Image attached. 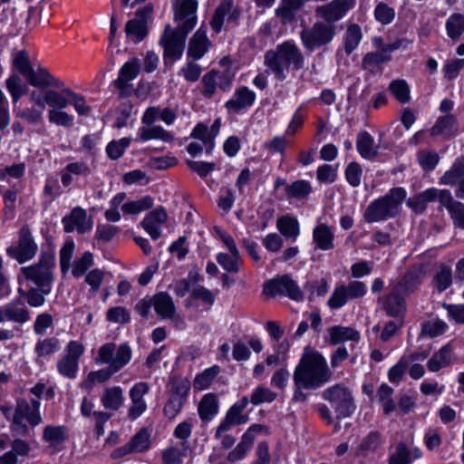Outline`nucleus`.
Returning <instances> with one entry per match:
<instances>
[{
  "label": "nucleus",
  "mask_w": 464,
  "mask_h": 464,
  "mask_svg": "<svg viewBox=\"0 0 464 464\" xmlns=\"http://www.w3.org/2000/svg\"><path fill=\"white\" fill-rule=\"evenodd\" d=\"M264 64L266 72H270L275 79L283 82L286 79L290 70L299 71L304 66V56L302 50L294 41H285L267 50L264 55Z\"/></svg>",
  "instance_id": "obj_1"
},
{
  "label": "nucleus",
  "mask_w": 464,
  "mask_h": 464,
  "mask_svg": "<svg viewBox=\"0 0 464 464\" xmlns=\"http://www.w3.org/2000/svg\"><path fill=\"white\" fill-rule=\"evenodd\" d=\"M44 110L36 107H30L16 111V117L25 120L29 124L36 125L43 121Z\"/></svg>",
  "instance_id": "obj_63"
},
{
  "label": "nucleus",
  "mask_w": 464,
  "mask_h": 464,
  "mask_svg": "<svg viewBox=\"0 0 464 464\" xmlns=\"http://www.w3.org/2000/svg\"><path fill=\"white\" fill-rule=\"evenodd\" d=\"M131 358V350L128 344H121L117 350H115V353L113 356V361L110 364L116 372H119L122 367H124Z\"/></svg>",
  "instance_id": "obj_57"
},
{
  "label": "nucleus",
  "mask_w": 464,
  "mask_h": 464,
  "mask_svg": "<svg viewBox=\"0 0 464 464\" xmlns=\"http://www.w3.org/2000/svg\"><path fill=\"white\" fill-rule=\"evenodd\" d=\"M389 90L395 99L401 102L406 103L410 101V87L405 80H393L389 85Z\"/></svg>",
  "instance_id": "obj_54"
},
{
  "label": "nucleus",
  "mask_w": 464,
  "mask_h": 464,
  "mask_svg": "<svg viewBox=\"0 0 464 464\" xmlns=\"http://www.w3.org/2000/svg\"><path fill=\"white\" fill-rule=\"evenodd\" d=\"M367 293V286L362 281H352L348 285H337L328 300V305L332 309L344 306L349 300L358 299Z\"/></svg>",
  "instance_id": "obj_11"
},
{
  "label": "nucleus",
  "mask_w": 464,
  "mask_h": 464,
  "mask_svg": "<svg viewBox=\"0 0 464 464\" xmlns=\"http://www.w3.org/2000/svg\"><path fill=\"white\" fill-rule=\"evenodd\" d=\"M442 207L450 214L454 227L464 229V203L454 198L451 192L448 190V192H444Z\"/></svg>",
  "instance_id": "obj_28"
},
{
  "label": "nucleus",
  "mask_w": 464,
  "mask_h": 464,
  "mask_svg": "<svg viewBox=\"0 0 464 464\" xmlns=\"http://www.w3.org/2000/svg\"><path fill=\"white\" fill-rule=\"evenodd\" d=\"M217 261L226 271L229 273H237L239 270L241 256L239 252H237V256L235 254L228 255L219 253L217 256Z\"/></svg>",
  "instance_id": "obj_58"
},
{
  "label": "nucleus",
  "mask_w": 464,
  "mask_h": 464,
  "mask_svg": "<svg viewBox=\"0 0 464 464\" xmlns=\"http://www.w3.org/2000/svg\"><path fill=\"white\" fill-rule=\"evenodd\" d=\"M456 131V120L451 114L439 118L434 126L430 129V134L432 136L444 135L445 137H450Z\"/></svg>",
  "instance_id": "obj_39"
},
{
  "label": "nucleus",
  "mask_w": 464,
  "mask_h": 464,
  "mask_svg": "<svg viewBox=\"0 0 464 464\" xmlns=\"http://www.w3.org/2000/svg\"><path fill=\"white\" fill-rule=\"evenodd\" d=\"M447 35L452 41H458L464 33V15L455 13L450 15L445 24Z\"/></svg>",
  "instance_id": "obj_45"
},
{
  "label": "nucleus",
  "mask_w": 464,
  "mask_h": 464,
  "mask_svg": "<svg viewBox=\"0 0 464 464\" xmlns=\"http://www.w3.org/2000/svg\"><path fill=\"white\" fill-rule=\"evenodd\" d=\"M150 432L146 428L140 429L130 441L133 450L135 452H143L147 450L150 444Z\"/></svg>",
  "instance_id": "obj_59"
},
{
  "label": "nucleus",
  "mask_w": 464,
  "mask_h": 464,
  "mask_svg": "<svg viewBox=\"0 0 464 464\" xmlns=\"http://www.w3.org/2000/svg\"><path fill=\"white\" fill-rule=\"evenodd\" d=\"M116 372H117L111 365H109L107 368L96 372H89L86 380H84L82 383V387L90 390L93 387L96 382H104Z\"/></svg>",
  "instance_id": "obj_48"
},
{
  "label": "nucleus",
  "mask_w": 464,
  "mask_h": 464,
  "mask_svg": "<svg viewBox=\"0 0 464 464\" xmlns=\"http://www.w3.org/2000/svg\"><path fill=\"white\" fill-rule=\"evenodd\" d=\"M54 265V256L52 254L44 253L37 264L22 267L21 272L26 280L33 282L37 287L51 288Z\"/></svg>",
  "instance_id": "obj_7"
},
{
  "label": "nucleus",
  "mask_w": 464,
  "mask_h": 464,
  "mask_svg": "<svg viewBox=\"0 0 464 464\" xmlns=\"http://www.w3.org/2000/svg\"><path fill=\"white\" fill-rule=\"evenodd\" d=\"M252 446L253 439L250 435L243 434L240 442L227 454V461L237 462L243 459Z\"/></svg>",
  "instance_id": "obj_47"
},
{
  "label": "nucleus",
  "mask_w": 464,
  "mask_h": 464,
  "mask_svg": "<svg viewBox=\"0 0 464 464\" xmlns=\"http://www.w3.org/2000/svg\"><path fill=\"white\" fill-rule=\"evenodd\" d=\"M153 205V199L150 196H145L138 200L126 202L121 206V210L126 215H135L147 210Z\"/></svg>",
  "instance_id": "obj_53"
},
{
  "label": "nucleus",
  "mask_w": 464,
  "mask_h": 464,
  "mask_svg": "<svg viewBox=\"0 0 464 464\" xmlns=\"http://www.w3.org/2000/svg\"><path fill=\"white\" fill-rule=\"evenodd\" d=\"M423 272L421 267L414 266L411 268L400 280L396 286V290L402 291L404 293L413 292L417 286L420 284Z\"/></svg>",
  "instance_id": "obj_33"
},
{
  "label": "nucleus",
  "mask_w": 464,
  "mask_h": 464,
  "mask_svg": "<svg viewBox=\"0 0 464 464\" xmlns=\"http://www.w3.org/2000/svg\"><path fill=\"white\" fill-rule=\"evenodd\" d=\"M138 138L143 141L154 139H160L163 141H169L171 140L172 136L160 126L152 124L140 127L138 130Z\"/></svg>",
  "instance_id": "obj_42"
},
{
  "label": "nucleus",
  "mask_w": 464,
  "mask_h": 464,
  "mask_svg": "<svg viewBox=\"0 0 464 464\" xmlns=\"http://www.w3.org/2000/svg\"><path fill=\"white\" fill-rule=\"evenodd\" d=\"M63 224L67 233L76 229L78 233L84 234L92 229V218L88 217L83 208L77 207L71 211L70 215L63 218Z\"/></svg>",
  "instance_id": "obj_21"
},
{
  "label": "nucleus",
  "mask_w": 464,
  "mask_h": 464,
  "mask_svg": "<svg viewBox=\"0 0 464 464\" xmlns=\"http://www.w3.org/2000/svg\"><path fill=\"white\" fill-rule=\"evenodd\" d=\"M140 69V61L136 57L121 66L118 78L113 82L114 86L120 91V97H128L132 93L133 85L130 82L139 75Z\"/></svg>",
  "instance_id": "obj_15"
},
{
  "label": "nucleus",
  "mask_w": 464,
  "mask_h": 464,
  "mask_svg": "<svg viewBox=\"0 0 464 464\" xmlns=\"http://www.w3.org/2000/svg\"><path fill=\"white\" fill-rule=\"evenodd\" d=\"M37 245L35 244L30 228L24 226L19 230V238L15 245L10 246L7 249V255L17 260L20 264L32 259L37 252Z\"/></svg>",
  "instance_id": "obj_12"
},
{
  "label": "nucleus",
  "mask_w": 464,
  "mask_h": 464,
  "mask_svg": "<svg viewBox=\"0 0 464 464\" xmlns=\"http://www.w3.org/2000/svg\"><path fill=\"white\" fill-rule=\"evenodd\" d=\"M123 401V390L120 386L105 388L101 396V402L106 410L116 411L122 406Z\"/></svg>",
  "instance_id": "obj_32"
},
{
  "label": "nucleus",
  "mask_w": 464,
  "mask_h": 464,
  "mask_svg": "<svg viewBox=\"0 0 464 464\" xmlns=\"http://www.w3.org/2000/svg\"><path fill=\"white\" fill-rule=\"evenodd\" d=\"M31 450L28 441L16 438L10 442V450L0 456V464H21Z\"/></svg>",
  "instance_id": "obj_24"
},
{
  "label": "nucleus",
  "mask_w": 464,
  "mask_h": 464,
  "mask_svg": "<svg viewBox=\"0 0 464 464\" xmlns=\"http://www.w3.org/2000/svg\"><path fill=\"white\" fill-rule=\"evenodd\" d=\"M235 74L229 70L218 71L212 69L206 72L201 79V94L206 99H211L219 89L222 92L230 90Z\"/></svg>",
  "instance_id": "obj_9"
},
{
  "label": "nucleus",
  "mask_w": 464,
  "mask_h": 464,
  "mask_svg": "<svg viewBox=\"0 0 464 464\" xmlns=\"http://www.w3.org/2000/svg\"><path fill=\"white\" fill-rule=\"evenodd\" d=\"M362 37L361 27L356 24L347 26L343 36V47L347 54H351L359 45Z\"/></svg>",
  "instance_id": "obj_44"
},
{
  "label": "nucleus",
  "mask_w": 464,
  "mask_h": 464,
  "mask_svg": "<svg viewBox=\"0 0 464 464\" xmlns=\"http://www.w3.org/2000/svg\"><path fill=\"white\" fill-rule=\"evenodd\" d=\"M149 391L150 386L145 382H137L130 388L129 395L131 404L128 410L129 419L136 420L145 412L147 404L144 401V396Z\"/></svg>",
  "instance_id": "obj_20"
},
{
  "label": "nucleus",
  "mask_w": 464,
  "mask_h": 464,
  "mask_svg": "<svg viewBox=\"0 0 464 464\" xmlns=\"http://www.w3.org/2000/svg\"><path fill=\"white\" fill-rule=\"evenodd\" d=\"M400 43L383 45L376 52L367 53L362 61V66L370 72H375L380 64L391 60V53L400 47Z\"/></svg>",
  "instance_id": "obj_22"
},
{
  "label": "nucleus",
  "mask_w": 464,
  "mask_h": 464,
  "mask_svg": "<svg viewBox=\"0 0 464 464\" xmlns=\"http://www.w3.org/2000/svg\"><path fill=\"white\" fill-rule=\"evenodd\" d=\"M373 138L366 131L360 132L357 136V150L360 155L367 160L377 156V149L373 146Z\"/></svg>",
  "instance_id": "obj_41"
},
{
  "label": "nucleus",
  "mask_w": 464,
  "mask_h": 464,
  "mask_svg": "<svg viewBox=\"0 0 464 464\" xmlns=\"http://www.w3.org/2000/svg\"><path fill=\"white\" fill-rule=\"evenodd\" d=\"M197 9L196 0H176V59L184 50L187 35L197 24Z\"/></svg>",
  "instance_id": "obj_4"
},
{
  "label": "nucleus",
  "mask_w": 464,
  "mask_h": 464,
  "mask_svg": "<svg viewBox=\"0 0 464 464\" xmlns=\"http://www.w3.org/2000/svg\"><path fill=\"white\" fill-rule=\"evenodd\" d=\"M167 213L163 208L150 212L141 222L142 227L154 240L161 236L160 227L167 221Z\"/></svg>",
  "instance_id": "obj_26"
},
{
  "label": "nucleus",
  "mask_w": 464,
  "mask_h": 464,
  "mask_svg": "<svg viewBox=\"0 0 464 464\" xmlns=\"http://www.w3.org/2000/svg\"><path fill=\"white\" fill-rule=\"evenodd\" d=\"M130 139L122 138L119 140L111 141L106 148V152L110 159L118 160L121 158L125 150L130 146Z\"/></svg>",
  "instance_id": "obj_61"
},
{
  "label": "nucleus",
  "mask_w": 464,
  "mask_h": 464,
  "mask_svg": "<svg viewBox=\"0 0 464 464\" xmlns=\"http://www.w3.org/2000/svg\"><path fill=\"white\" fill-rule=\"evenodd\" d=\"M277 228L286 237L295 239L299 235L298 221L291 217L285 216L277 219Z\"/></svg>",
  "instance_id": "obj_50"
},
{
  "label": "nucleus",
  "mask_w": 464,
  "mask_h": 464,
  "mask_svg": "<svg viewBox=\"0 0 464 464\" xmlns=\"http://www.w3.org/2000/svg\"><path fill=\"white\" fill-rule=\"evenodd\" d=\"M198 411L201 420H208L212 419L218 411L217 395L212 392L205 394L199 401Z\"/></svg>",
  "instance_id": "obj_36"
},
{
  "label": "nucleus",
  "mask_w": 464,
  "mask_h": 464,
  "mask_svg": "<svg viewBox=\"0 0 464 464\" xmlns=\"http://www.w3.org/2000/svg\"><path fill=\"white\" fill-rule=\"evenodd\" d=\"M285 191L288 198H304L311 193L312 188L308 181L300 179L285 185Z\"/></svg>",
  "instance_id": "obj_49"
},
{
  "label": "nucleus",
  "mask_w": 464,
  "mask_h": 464,
  "mask_svg": "<svg viewBox=\"0 0 464 464\" xmlns=\"http://www.w3.org/2000/svg\"><path fill=\"white\" fill-rule=\"evenodd\" d=\"M406 198L402 188H393L386 195L373 200L365 209L363 218L368 223L383 221L394 218L400 212L401 205Z\"/></svg>",
  "instance_id": "obj_3"
},
{
  "label": "nucleus",
  "mask_w": 464,
  "mask_h": 464,
  "mask_svg": "<svg viewBox=\"0 0 464 464\" xmlns=\"http://www.w3.org/2000/svg\"><path fill=\"white\" fill-rule=\"evenodd\" d=\"M255 100L256 93L247 87L242 86L235 91L233 97L226 102L225 106L230 111L238 112L250 107Z\"/></svg>",
  "instance_id": "obj_27"
},
{
  "label": "nucleus",
  "mask_w": 464,
  "mask_h": 464,
  "mask_svg": "<svg viewBox=\"0 0 464 464\" xmlns=\"http://www.w3.org/2000/svg\"><path fill=\"white\" fill-rule=\"evenodd\" d=\"M323 398L330 402L338 419L346 418L354 411L352 393L343 385L336 384L324 390Z\"/></svg>",
  "instance_id": "obj_8"
},
{
  "label": "nucleus",
  "mask_w": 464,
  "mask_h": 464,
  "mask_svg": "<svg viewBox=\"0 0 464 464\" xmlns=\"http://www.w3.org/2000/svg\"><path fill=\"white\" fill-rule=\"evenodd\" d=\"M43 440L52 445H58L67 440L64 426L47 425L43 430Z\"/></svg>",
  "instance_id": "obj_46"
},
{
  "label": "nucleus",
  "mask_w": 464,
  "mask_h": 464,
  "mask_svg": "<svg viewBox=\"0 0 464 464\" xmlns=\"http://www.w3.org/2000/svg\"><path fill=\"white\" fill-rule=\"evenodd\" d=\"M163 48V60L166 67H171L174 63V27L167 24L159 40Z\"/></svg>",
  "instance_id": "obj_29"
},
{
  "label": "nucleus",
  "mask_w": 464,
  "mask_h": 464,
  "mask_svg": "<svg viewBox=\"0 0 464 464\" xmlns=\"http://www.w3.org/2000/svg\"><path fill=\"white\" fill-rule=\"evenodd\" d=\"M336 34V26L323 21L315 22L310 27L300 32V39L304 48L313 52L329 44Z\"/></svg>",
  "instance_id": "obj_6"
},
{
  "label": "nucleus",
  "mask_w": 464,
  "mask_h": 464,
  "mask_svg": "<svg viewBox=\"0 0 464 464\" xmlns=\"http://www.w3.org/2000/svg\"><path fill=\"white\" fill-rule=\"evenodd\" d=\"M44 101L52 109L63 110L69 105L70 98L63 92L54 90H46L44 92Z\"/></svg>",
  "instance_id": "obj_51"
},
{
  "label": "nucleus",
  "mask_w": 464,
  "mask_h": 464,
  "mask_svg": "<svg viewBox=\"0 0 464 464\" xmlns=\"http://www.w3.org/2000/svg\"><path fill=\"white\" fill-rule=\"evenodd\" d=\"M24 420L32 427H35L43 422L38 399H31L30 401L25 399L17 400L10 424V430L14 434L27 436L29 434V428L24 422Z\"/></svg>",
  "instance_id": "obj_5"
},
{
  "label": "nucleus",
  "mask_w": 464,
  "mask_h": 464,
  "mask_svg": "<svg viewBox=\"0 0 464 464\" xmlns=\"http://www.w3.org/2000/svg\"><path fill=\"white\" fill-rule=\"evenodd\" d=\"M31 320V313L21 299H15L4 306H0V324L12 322L24 324Z\"/></svg>",
  "instance_id": "obj_16"
},
{
  "label": "nucleus",
  "mask_w": 464,
  "mask_h": 464,
  "mask_svg": "<svg viewBox=\"0 0 464 464\" xmlns=\"http://www.w3.org/2000/svg\"><path fill=\"white\" fill-rule=\"evenodd\" d=\"M332 372L326 360L317 352H305L294 372L295 385L317 389L330 381Z\"/></svg>",
  "instance_id": "obj_2"
},
{
  "label": "nucleus",
  "mask_w": 464,
  "mask_h": 464,
  "mask_svg": "<svg viewBox=\"0 0 464 464\" xmlns=\"http://www.w3.org/2000/svg\"><path fill=\"white\" fill-rule=\"evenodd\" d=\"M219 372L220 369L217 365L206 369L204 372L196 376L194 380V388L199 391L208 389L211 385L214 379L218 376Z\"/></svg>",
  "instance_id": "obj_52"
},
{
  "label": "nucleus",
  "mask_w": 464,
  "mask_h": 464,
  "mask_svg": "<svg viewBox=\"0 0 464 464\" xmlns=\"http://www.w3.org/2000/svg\"><path fill=\"white\" fill-rule=\"evenodd\" d=\"M383 308L386 313L392 317H399L405 310V301L399 295L398 290H394L383 300Z\"/></svg>",
  "instance_id": "obj_40"
},
{
  "label": "nucleus",
  "mask_w": 464,
  "mask_h": 464,
  "mask_svg": "<svg viewBox=\"0 0 464 464\" xmlns=\"http://www.w3.org/2000/svg\"><path fill=\"white\" fill-rule=\"evenodd\" d=\"M61 349V342L57 337H46L39 340L34 347L38 358H44L56 353Z\"/></svg>",
  "instance_id": "obj_43"
},
{
  "label": "nucleus",
  "mask_w": 464,
  "mask_h": 464,
  "mask_svg": "<svg viewBox=\"0 0 464 464\" xmlns=\"http://www.w3.org/2000/svg\"><path fill=\"white\" fill-rule=\"evenodd\" d=\"M48 120L51 123L63 127H71L73 124V116L63 110L50 109Z\"/></svg>",
  "instance_id": "obj_62"
},
{
  "label": "nucleus",
  "mask_w": 464,
  "mask_h": 464,
  "mask_svg": "<svg viewBox=\"0 0 464 464\" xmlns=\"http://www.w3.org/2000/svg\"><path fill=\"white\" fill-rule=\"evenodd\" d=\"M328 334L329 342L333 345H336L346 341L358 343L360 340L359 332L349 326H333L328 329Z\"/></svg>",
  "instance_id": "obj_31"
},
{
  "label": "nucleus",
  "mask_w": 464,
  "mask_h": 464,
  "mask_svg": "<svg viewBox=\"0 0 464 464\" xmlns=\"http://www.w3.org/2000/svg\"><path fill=\"white\" fill-rule=\"evenodd\" d=\"M302 5L303 0H281V5L276 10V14L280 18L282 24H290L294 22L295 14Z\"/></svg>",
  "instance_id": "obj_34"
},
{
  "label": "nucleus",
  "mask_w": 464,
  "mask_h": 464,
  "mask_svg": "<svg viewBox=\"0 0 464 464\" xmlns=\"http://www.w3.org/2000/svg\"><path fill=\"white\" fill-rule=\"evenodd\" d=\"M63 92L70 98L69 104L72 105L79 115L87 116L91 112V107L85 102L82 95L72 92L70 88L63 89Z\"/></svg>",
  "instance_id": "obj_56"
},
{
  "label": "nucleus",
  "mask_w": 464,
  "mask_h": 464,
  "mask_svg": "<svg viewBox=\"0 0 464 464\" xmlns=\"http://www.w3.org/2000/svg\"><path fill=\"white\" fill-rule=\"evenodd\" d=\"M84 352L82 344L71 341L66 346V353L57 362L58 372L68 378L74 379L79 369V360Z\"/></svg>",
  "instance_id": "obj_14"
},
{
  "label": "nucleus",
  "mask_w": 464,
  "mask_h": 464,
  "mask_svg": "<svg viewBox=\"0 0 464 464\" xmlns=\"http://www.w3.org/2000/svg\"><path fill=\"white\" fill-rule=\"evenodd\" d=\"M152 6L148 5L136 12L135 17L125 24L127 38L138 44L143 41L149 34L148 21L151 18Z\"/></svg>",
  "instance_id": "obj_13"
},
{
  "label": "nucleus",
  "mask_w": 464,
  "mask_h": 464,
  "mask_svg": "<svg viewBox=\"0 0 464 464\" xmlns=\"http://www.w3.org/2000/svg\"><path fill=\"white\" fill-rule=\"evenodd\" d=\"M411 462L410 450L404 443H399L395 451L390 457L389 464H410Z\"/></svg>",
  "instance_id": "obj_64"
},
{
  "label": "nucleus",
  "mask_w": 464,
  "mask_h": 464,
  "mask_svg": "<svg viewBox=\"0 0 464 464\" xmlns=\"http://www.w3.org/2000/svg\"><path fill=\"white\" fill-rule=\"evenodd\" d=\"M226 16L228 22L233 23H236L240 16V11L234 6L232 0H222L215 9L209 24L216 34L221 32Z\"/></svg>",
  "instance_id": "obj_18"
},
{
  "label": "nucleus",
  "mask_w": 464,
  "mask_h": 464,
  "mask_svg": "<svg viewBox=\"0 0 464 464\" xmlns=\"http://www.w3.org/2000/svg\"><path fill=\"white\" fill-rule=\"evenodd\" d=\"M263 294L269 297L285 295L299 301L304 297L303 292L288 275L278 276L264 284Z\"/></svg>",
  "instance_id": "obj_10"
},
{
  "label": "nucleus",
  "mask_w": 464,
  "mask_h": 464,
  "mask_svg": "<svg viewBox=\"0 0 464 464\" xmlns=\"http://www.w3.org/2000/svg\"><path fill=\"white\" fill-rule=\"evenodd\" d=\"M25 79L30 85L38 88L53 87L63 89L64 86L63 81L55 78L46 68L41 66L37 69L33 68Z\"/></svg>",
  "instance_id": "obj_25"
},
{
  "label": "nucleus",
  "mask_w": 464,
  "mask_h": 464,
  "mask_svg": "<svg viewBox=\"0 0 464 464\" xmlns=\"http://www.w3.org/2000/svg\"><path fill=\"white\" fill-rule=\"evenodd\" d=\"M212 46L207 35V27L201 25L188 41L187 55L193 60L201 59Z\"/></svg>",
  "instance_id": "obj_23"
},
{
  "label": "nucleus",
  "mask_w": 464,
  "mask_h": 464,
  "mask_svg": "<svg viewBox=\"0 0 464 464\" xmlns=\"http://www.w3.org/2000/svg\"><path fill=\"white\" fill-rule=\"evenodd\" d=\"M51 288L32 287L24 294V298L31 307H39L44 304L45 295H49Z\"/></svg>",
  "instance_id": "obj_55"
},
{
  "label": "nucleus",
  "mask_w": 464,
  "mask_h": 464,
  "mask_svg": "<svg viewBox=\"0 0 464 464\" xmlns=\"http://www.w3.org/2000/svg\"><path fill=\"white\" fill-rule=\"evenodd\" d=\"M461 179H464V159H458L454 161L451 168L440 178V183L454 186L459 184Z\"/></svg>",
  "instance_id": "obj_38"
},
{
  "label": "nucleus",
  "mask_w": 464,
  "mask_h": 464,
  "mask_svg": "<svg viewBox=\"0 0 464 464\" xmlns=\"http://www.w3.org/2000/svg\"><path fill=\"white\" fill-rule=\"evenodd\" d=\"M276 393L264 386L256 387L251 394L250 402L259 405L264 402H272L276 399Z\"/></svg>",
  "instance_id": "obj_60"
},
{
  "label": "nucleus",
  "mask_w": 464,
  "mask_h": 464,
  "mask_svg": "<svg viewBox=\"0 0 464 464\" xmlns=\"http://www.w3.org/2000/svg\"><path fill=\"white\" fill-rule=\"evenodd\" d=\"M313 240L321 250L327 251L334 247V234L325 224H320L314 228Z\"/></svg>",
  "instance_id": "obj_30"
},
{
  "label": "nucleus",
  "mask_w": 464,
  "mask_h": 464,
  "mask_svg": "<svg viewBox=\"0 0 464 464\" xmlns=\"http://www.w3.org/2000/svg\"><path fill=\"white\" fill-rule=\"evenodd\" d=\"M355 3L356 0H333L329 4L318 7L316 14L324 19L323 22L334 24L353 8Z\"/></svg>",
  "instance_id": "obj_17"
},
{
  "label": "nucleus",
  "mask_w": 464,
  "mask_h": 464,
  "mask_svg": "<svg viewBox=\"0 0 464 464\" xmlns=\"http://www.w3.org/2000/svg\"><path fill=\"white\" fill-rule=\"evenodd\" d=\"M452 350L450 344H446L436 352L428 361L427 367L430 372H436L448 367L451 363Z\"/></svg>",
  "instance_id": "obj_35"
},
{
  "label": "nucleus",
  "mask_w": 464,
  "mask_h": 464,
  "mask_svg": "<svg viewBox=\"0 0 464 464\" xmlns=\"http://www.w3.org/2000/svg\"><path fill=\"white\" fill-rule=\"evenodd\" d=\"M153 307L156 313L162 318H170L174 313V306L171 296L160 292L152 297Z\"/></svg>",
  "instance_id": "obj_37"
},
{
  "label": "nucleus",
  "mask_w": 464,
  "mask_h": 464,
  "mask_svg": "<svg viewBox=\"0 0 464 464\" xmlns=\"http://www.w3.org/2000/svg\"><path fill=\"white\" fill-rule=\"evenodd\" d=\"M449 189H439L436 188H430L424 191H421L407 200V206L412 209L416 214H422L430 202L438 200L442 206V198H444V192H448Z\"/></svg>",
  "instance_id": "obj_19"
}]
</instances>
